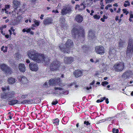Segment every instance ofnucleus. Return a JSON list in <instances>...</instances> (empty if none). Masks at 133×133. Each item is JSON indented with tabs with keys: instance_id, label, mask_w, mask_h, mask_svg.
Listing matches in <instances>:
<instances>
[{
	"instance_id": "obj_1",
	"label": "nucleus",
	"mask_w": 133,
	"mask_h": 133,
	"mask_svg": "<svg viewBox=\"0 0 133 133\" xmlns=\"http://www.w3.org/2000/svg\"><path fill=\"white\" fill-rule=\"evenodd\" d=\"M72 37L78 41L82 42L84 38V34L79 29L74 28L72 31Z\"/></svg>"
},
{
	"instance_id": "obj_2",
	"label": "nucleus",
	"mask_w": 133,
	"mask_h": 133,
	"mask_svg": "<svg viewBox=\"0 0 133 133\" xmlns=\"http://www.w3.org/2000/svg\"><path fill=\"white\" fill-rule=\"evenodd\" d=\"M73 45V42L70 39H68L65 43V46L63 47V45L59 46L60 49L63 51L64 52H66L68 53L71 51L70 48Z\"/></svg>"
},
{
	"instance_id": "obj_3",
	"label": "nucleus",
	"mask_w": 133,
	"mask_h": 133,
	"mask_svg": "<svg viewBox=\"0 0 133 133\" xmlns=\"http://www.w3.org/2000/svg\"><path fill=\"white\" fill-rule=\"evenodd\" d=\"M41 54L37 53L35 50H31L29 51L28 53V55L31 59L36 62H39V61L38 59V57Z\"/></svg>"
},
{
	"instance_id": "obj_4",
	"label": "nucleus",
	"mask_w": 133,
	"mask_h": 133,
	"mask_svg": "<svg viewBox=\"0 0 133 133\" xmlns=\"http://www.w3.org/2000/svg\"><path fill=\"white\" fill-rule=\"evenodd\" d=\"M61 80L60 78H57L56 79H51L49 81L50 85H58L62 87L64 85V84L61 83Z\"/></svg>"
},
{
	"instance_id": "obj_5",
	"label": "nucleus",
	"mask_w": 133,
	"mask_h": 133,
	"mask_svg": "<svg viewBox=\"0 0 133 133\" xmlns=\"http://www.w3.org/2000/svg\"><path fill=\"white\" fill-rule=\"evenodd\" d=\"M15 94L14 92L11 91L7 93H4L2 94L1 97L3 98L10 99L11 98L14 97H15Z\"/></svg>"
},
{
	"instance_id": "obj_6",
	"label": "nucleus",
	"mask_w": 133,
	"mask_h": 133,
	"mask_svg": "<svg viewBox=\"0 0 133 133\" xmlns=\"http://www.w3.org/2000/svg\"><path fill=\"white\" fill-rule=\"evenodd\" d=\"M38 59L39 60V62H37L38 63H43L44 62L45 64L48 63L49 59L48 57L47 56H44L43 55L41 54L38 57Z\"/></svg>"
},
{
	"instance_id": "obj_7",
	"label": "nucleus",
	"mask_w": 133,
	"mask_h": 133,
	"mask_svg": "<svg viewBox=\"0 0 133 133\" xmlns=\"http://www.w3.org/2000/svg\"><path fill=\"white\" fill-rule=\"evenodd\" d=\"M71 11V6L68 5H66L64 7L62 10L61 13L62 15H64L69 13Z\"/></svg>"
},
{
	"instance_id": "obj_8",
	"label": "nucleus",
	"mask_w": 133,
	"mask_h": 133,
	"mask_svg": "<svg viewBox=\"0 0 133 133\" xmlns=\"http://www.w3.org/2000/svg\"><path fill=\"white\" fill-rule=\"evenodd\" d=\"M95 50L97 54L100 55H102L104 53V48L101 45L96 47Z\"/></svg>"
},
{
	"instance_id": "obj_9",
	"label": "nucleus",
	"mask_w": 133,
	"mask_h": 133,
	"mask_svg": "<svg viewBox=\"0 0 133 133\" xmlns=\"http://www.w3.org/2000/svg\"><path fill=\"white\" fill-rule=\"evenodd\" d=\"M133 74V73L132 71L130 70L128 71L123 73L122 75V77L126 79L130 77Z\"/></svg>"
},
{
	"instance_id": "obj_10",
	"label": "nucleus",
	"mask_w": 133,
	"mask_h": 133,
	"mask_svg": "<svg viewBox=\"0 0 133 133\" xmlns=\"http://www.w3.org/2000/svg\"><path fill=\"white\" fill-rule=\"evenodd\" d=\"M132 52H133V43L132 46L128 45V46L126 52L127 55L130 57Z\"/></svg>"
},
{
	"instance_id": "obj_11",
	"label": "nucleus",
	"mask_w": 133,
	"mask_h": 133,
	"mask_svg": "<svg viewBox=\"0 0 133 133\" xmlns=\"http://www.w3.org/2000/svg\"><path fill=\"white\" fill-rule=\"evenodd\" d=\"M17 78L21 82L23 83H26L28 82V80L27 78L23 76H18Z\"/></svg>"
},
{
	"instance_id": "obj_12",
	"label": "nucleus",
	"mask_w": 133,
	"mask_h": 133,
	"mask_svg": "<svg viewBox=\"0 0 133 133\" xmlns=\"http://www.w3.org/2000/svg\"><path fill=\"white\" fill-rule=\"evenodd\" d=\"M53 23V19L51 17L47 18L43 21V23L45 25L50 24Z\"/></svg>"
},
{
	"instance_id": "obj_13",
	"label": "nucleus",
	"mask_w": 133,
	"mask_h": 133,
	"mask_svg": "<svg viewBox=\"0 0 133 133\" xmlns=\"http://www.w3.org/2000/svg\"><path fill=\"white\" fill-rule=\"evenodd\" d=\"M54 88L56 91L55 93V94H61L63 92V89L62 88L55 87Z\"/></svg>"
},
{
	"instance_id": "obj_14",
	"label": "nucleus",
	"mask_w": 133,
	"mask_h": 133,
	"mask_svg": "<svg viewBox=\"0 0 133 133\" xmlns=\"http://www.w3.org/2000/svg\"><path fill=\"white\" fill-rule=\"evenodd\" d=\"M73 61V58L71 57H65L64 59V63L66 64H70Z\"/></svg>"
},
{
	"instance_id": "obj_15",
	"label": "nucleus",
	"mask_w": 133,
	"mask_h": 133,
	"mask_svg": "<svg viewBox=\"0 0 133 133\" xmlns=\"http://www.w3.org/2000/svg\"><path fill=\"white\" fill-rule=\"evenodd\" d=\"M1 69L6 74H10L11 72V70L8 67H1Z\"/></svg>"
},
{
	"instance_id": "obj_16",
	"label": "nucleus",
	"mask_w": 133,
	"mask_h": 133,
	"mask_svg": "<svg viewBox=\"0 0 133 133\" xmlns=\"http://www.w3.org/2000/svg\"><path fill=\"white\" fill-rule=\"evenodd\" d=\"M13 7L15 9H16L17 8L19 7L20 4V2L17 0H14L13 2Z\"/></svg>"
},
{
	"instance_id": "obj_17",
	"label": "nucleus",
	"mask_w": 133,
	"mask_h": 133,
	"mask_svg": "<svg viewBox=\"0 0 133 133\" xmlns=\"http://www.w3.org/2000/svg\"><path fill=\"white\" fill-rule=\"evenodd\" d=\"M74 74L76 78L81 76L82 75V72L79 70H76L74 72Z\"/></svg>"
},
{
	"instance_id": "obj_18",
	"label": "nucleus",
	"mask_w": 133,
	"mask_h": 133,
	"mask_svg": "<svg viewBox=\"0 0 133 133\" xmlns=\"http://www.w3.org/2000/svg\"><path fill=\"white\" fill-rule=\"evenodd\" d=\"M116 52V51L115 49H110L109 51V58L114 57L115 55Z\"/></svg>"
},
{
	"instance_id": "obj_19",
	"label": "nucleus",
	"mask_w": 133,
	"mask_h": 133,
	"mask_svg": "<svg viewBox=\"0 0 133 133\" xmlns=\"http://www.w3.org/2000/svg\"><path fill=\"white\" fill-rule=\"evenodd\" d=\"M95 34L93 31H90L89 33L88 38L89 40H92L95 38Z\"/></svg>"
},
{
	"instance_id": "obj_20",
	"label": "nucleus",
	"mask_w": 133,
	"mask_h": 133,
	"mask_svg": "<svg viewBox=\"0 0 133 133\" xmlns=\"http://www.w3.org/2000/svg\"><path fill=\"white\" fill-rule=\"evenodd\" d=\"M75 19L78 22L81 23L82 21L83 18L81 15H77L76 16Z\"/></svg>"
},
{
	"instance_id": "obj_21",
	"label": "nucleus",
	"mask_w": 133,
	"mask_h": 133,
	"mask_svg": "<svg viewBox=\"0 0 133 133\" xmlns=\"http://www.w3.org/2000/svg\"><path fill=\"white\" fill-rule=\"evenodd\" d=\"M126 65L123 62H121L116 63L114 65V66H124Z\"/></svg>"
},
{
	"instance_id": "obj_22",
	"label": "nucleus",
	"mask_w": 133,
	"mask_h": 133,
	"mask_svg": "<svg viewBox=\"0 0 133 133\" xmlns=\"http://www.w3.org/2000/svg\"><path fill=\"white\" fill-rule=\"evenodd\" d=\"M51 65L56 66H59L60 65V63L58 61H55L53 62L51 64Z\"/></svg>"
},
{
	"instance_id": "obj_23",
	"label": "nucleus",
	"mask_w": 133,
	"mask_h": 133,
	"mask_svg": "<svg viewBox=\"0 0 133 133\" xmlns=\"http://www.w3.org/2000/svg\"><path fill=\"white\" fill-rule=\"evenodd\" d=\"M8 82L10 84H12L15 83V78L12 77H10L8 78Z\"/></svg>"
},
{
	"instance_id": "obj_24",
	"label": "nucleus",
	"mask_w": 133,
	"mask_h": 133,
	"mask_svg": "<svg viewBox=\"0 0 133 133\" xmlns=\"http://www.w3.org/2000/svg\"><path fill=\"white\" fill-rule=\"evenodd\" d=\"M16 103L20 104V103L18 100H12L9 102V104L11 105H13Z\"/></svg>"
},
{
	"instance_id": "obj_25",
	"label": "nucleus",
	"mask_w": 133,
	"mask_h": 133,
	"mask_svg": "<svg viewBox=\"0 0 133 133\" xmlns=\"http://www.w3.org/2000/svg\"><path fill=\"white\" fill-rule=\"evenodd\" d=\"M114 68L115 70L116 71L119 72L123 70V67H115Z\"/></svg>"
},
{
	"instance_id": "obj_26",
	"label": "nucleus",
	"mask_w": 133,
	"mask_h": 133,
	"mask_svg": "<svg viewBox=\"0 0 133 133\" xmlns=\"http://www.w3.org/2000/svg\"><path fill=\"white\" fill-rule=\"evenodd\" d=\"M85 6L83 4L81 3L80 5H79V10L82 11L85 9Z\"/></svg>"
},
{
	"instance_id": "obj_27",
	"label": "nucleus",
	"mask_w": 133,
	"mask_h": 133,
	"mask_svg": "<svg viewBox=\"0 0 133 133\" xmlns=\"http://www.w3.org/2000/svg\"><path fill=\"white\" fill-rule=\"evenodd\" d=\"M125 43L124 41L121 40L119 43V46L120 47H122L124 45Z\"/></svg>"
},
{
	"instance_id": "obj_28",
	"label": "nucleus",
	"mask_w": 133,
	"mask_h": 133,
	"mask_svg": "<svg viewBox=\"0 0 133 133\" xmlns=\"http://www.w3.org/2000/svg\"><path fill=\"white\" fill-rule=\"evenodd\" d=\"M20 104H26L27 103H30V101L28 100L25 99L22 101L21 102H20Z\"/></svg>"
},
{
	"instance_id": "obj_29",
	"label": "nucleus",
	"mask_w": 133,
	"mask_h": 133,
	"mask_svg": "<svg viewBox=\"0 0 133 133\" xmlns=\"http://www.w3.org/2000/svg\"><path fill=\"white\" fill-rule=\"evenodd\" d=\"M30 69L33 71H36L38 69V67H29Z\"/></svg>"
},
{
	"instance_id": "obj_30",
	"label": "nucleus",
	"mask_w": 133,
	"mask_h": 133,
	"mask_svg": "<svg viewBox=\"0 0 133 133\" xmlns=\"http://www.w3.org/2000/svg\"><path fill=\"white\" fill-rule=\"evenodd\" d=\"M59 120L58 119H56L55 120H54L53 121V123L54 124H55V125H57L59 124Z\"/></svg>"
},
{
	"instance_id": "obj_31",
	"label": "nucleus",
	"mask_w": 133,
	"mask_h": 133,
	"mask_svg": "<svg viewBox=\"0 0 133 133\" xmlns=\"http://www.w3.org/2000/svg\"><path fill=\"white\" fill-rule=\"evenodd\" d=\"M105 98H106L105 97H102L101 98V100H100L99 99H98L97 100L96 102L97 103H99V102H102L103 101V100H105Z\"/></svg>"
},
{
	"instance_id": "obj_32",
	"label": "nucleus",
	"mask_w": 133,
	"mask_h": 133,
	"mask_svg": "<svg viewBox=\"0 0 133 133\" xmlns=\"http://www.w3.org/2000/svg\"><path fill=\"white\" fill-rule=\"evenodd\" d=\"M34 22L35 24H33V26H38L39 25V23L36 20H35L34 21Z\"/></svg>"
},
{
	"instance_id": "obj_33",
	"label": "nucleus",
	"mask_w": 133,
	"mask_h": 133,
	"mask_svg": "<svg viewBox=\"0 0 133 133\" xmlns=\"http://www.w3.org/2000/svg\"><path fill=\"white\" fill-rule=\"evenodd\" d=\"M19 70L21 72H24L25 70V67H19Z\"/></svg>"
},
{
	"instance_id": "obj_34",
	"label": "nucleus",
	"mask_w": 133,
	"mask_h": 133,
	"mask_svg": "<svg viewBox=\"0 0 133 133\" xmlns=\"http://www.w3.org/2000/svg\"><path fill=\"white\" fill-rule=\"evenodd\" d=\"M31 29L29 28L27 30H26L25 29H24L22 30V32H25L27 33L30 32Z\"/></svg>"
},
{
	"instance_id": "obj_35",
	"label": "nucleus",
	"mask_w": 133,
	"mask_h": 133,
	"mask_svg": "<svg viewBox=\"0 0 133 133\" xmlns=\"http://www.w3.org/2000/svg\"><path fill=\"white\" fill-rule=\"evenodd\" d=\"M125 3H127L126 4L125 3L124 4V6L126 7L127 6H129L130 5V3L128 1H125Z\"/></svg>"
},
{
	"instance_id": "obj_36",
	"label": "nucleus",
	"mask_w": 133,
	"mask_h": 133,
	"mask_svg": "<svg viewBox=\"0 0 133 133\" xmlns=\"http://www.w3.org/2000/svg\"><path fill=\"white\" fill-rule=\"evenodd\" d=\"M82 49L84 51H85L87 49L86 45H83L82 47Z\"/></svg>"
},
{
	"instance_id": "obj_37",
	"label": "nucleus",
	"mask_w": 133,
	"mask_h": 133,
	"mask_svg": "<svg viewBox=\"0 0 133 133\" xmlns=\"http://www.w3.org/2000/svg\"><path fill=\"white\" fill-rule=\"evenodd\" d=\"M112 132L113 133H118L119 130L118 129L114 128L113 129Z\"/></svg>"
},
{
	"instance_id": "obj_38",
	"label": "nucleus",
	"mask_w": 133,
	"mask_h": 133,
	"mask_svg": "<svg viewBox=\"0 0 133 133\" xmlns=\"http://www.w3.org/2000/svg\"><path fill=\"white\" fill-rule=\"evenodd\" d=\"M108 84V82L107 81H104L102 82V84L104 86H105Z\"/></svg>"
},
{
	"instance_id": "obj_39",
	"label": "nucleus",
	"mask_w": 133,
	"mask_h": 133,
	"mask_svg": "<svg viewBox=\"0 0 133 133\" xmlns=\"http://www.w3.org/2000/svg\"><path fill=\"white\" fill-rule=\"evenodd\" d=\"M93 17L95 18L96 19H98L100 18V16L97 15H94L93 16Z\"/></svg>"
},
{
	"instance_id": "obj_40",
	"label": "nucleus",
	"mask_w": 133,
	"mask_h": 133,
	"mask_svg": "<svg viewBox=\"0 0 133 133\" xmlns=\"http://www.w3.org/2000/svg\"><path fill=\"white\" fill-rule=\"evenodd\" d=\"M9 89V88L8 87H5V88L4 87H2V89L3 91H4L6 90H8Z\"/></svg>"
},
{
	"instance_id": "obj_41",
	"label": "nucleus",
	"mask_w": 133,
	"mask_h": 133,
	"mask_svg": "<svg viewBox=\"0 0 133 133\" xmlns=\"http://www.w3.org/2000/svg\"><path fill=\"white\" fill-rule=\"evenodd\" d=\"M16 56L17 58V59H19V57H21V55L18 53H16Z\"/></svg>"
},
{
	"instance_id": "obj_42",
	"label": "nucleus",
	"mask_w": 133,
	"mask_h": 133,
	"mask_svg": "<svg viewBox=\"0 0 133 133\" xmlns=\"http://www.w3.org/2000/svg\"><path fill=\"white\" fill-rule=\"evenodd\" d=\"M92 88L91 86H90L89 87H85L83 89L84 90L87 89V90H89L90 89H91Z\"/></svg>"
},
{
	"instance_id": "obj_43",
	"label": "nucleus",
	"mask_w": 133,
	"mask_h": 133,
	"mask_svg": "<svg viewBox=\"0 0 133 133\" xmlns=\"http://www.w3.org/2000/svg\"><path fill=\"white\" fill-rule=\"evenodd\" d=\"M52 68H51V70L52 71H55L57 69V68L56 67H52Z\"/></svg>"
},
{
	"instance_id": "obj_44",
	"label": "nucleus",
	"mask_w": 133,
	"mask_h": 133,
	"mask_svg": "<svg viewBox=\"0 0 133 133\" xmlns=\"http://www.w3.org/2000/svg\"><path fill=\"white\" fill-rule=\"evenodd\" d=\"M58 103V101H53L52 103V104L53 105H56Z\"/></svg>"
},
{
	"instance_id": "obj_45",
	"label": "nucleus",
	"mask_w": 133,
	"mask_h": 133,
	"mask_svg": "<svg viewBox=\"0 0 133 133\" xmlns=\"http://www.w3.org/2000/svg\"><path fill=\"white\" fill-rule=\"evenodd\" d=\"M112 6V5L110 4H109L107 6L105 7V9L106 10L108 9V8Z\"/></svg>"
},
{
	"instance_id": "obj_46",
	"label": "nucleus",
	"mask_w": 133,
	"mask_h": 133,
	"mask_svg": "<svg viewBox=\"0 0 133 133\" xmlns=\"http://www.w3.org/2000/svg\"><path fill=\"white\" fill-rule=\"evenodd\" d=\"M84 123L87 125H90V123H89V122L88 121H85L84 122Z\"/></svg>"
},
{
	"instance_id": "obj_47",
	"label": "nucleus",
	"mask_w": 133,
	"mask_h": 133,
	"mask_svg": "<svg viewBox=\"0 0 133 133\" xmlns=\"http://www.w3.org/2000/svg\"><path fill=\"white\" fill-rule=\"evenodd\" d=\"M7 47L5 46L4 48V49L3 50V51L4 52H7Z\"/></svg>"
},
{
	"instance_id": "obj_48",
	"label": "nucleus",
	"mask_w": 133,
	"mask_h": 133,
	"mask_svg": "<svg viewBox=\"0 0 133 133\" xmlns=\"http://www.w3.org/2000/svg\"><path fill=\"white\" fill-rule=\"evenodd\" d=\"M43 86L44 87H47L48 86V83L46 82H45Z\"/></svg>"
},
{
	"instance_id": "obj_49",
	"label": "nucleus",
	"mask_w": 133,
	"mask_h": 133,
	"mask_svg": "<svg viewBox=\"0 0 133 133\" xmlns=\"http://www.w3.org/2000/svg\"><path fill=\"white\" fill-rule=\"evenodd\" d=\"M113 0H105L106 3H109L113 1Z\"/></svg>"
},
{
	"instance_id": "obj_50",
	"label": "nucleus",
	"mask_w": 133,
	"mask_h": 133,
	"mask_svg": "<svg viewBox=\"0 0 133 133\" xmlns=\"http://www.w3.org/2000/svg\"><path fill=\"white\" fill-rule=\"evenodd\" d=\"M27 95H23L22 96V97L23 98H25L27 97Z\"/></svg>"
},
{
	"instance_id": "obj_51",
	"label": "nucleus",
	"mask_w": 133,
	"mask_h": 133,
	"mask_svg": "<svg viewBox=\"0 0 133 133\" xmlns=\"http://www.w3.org/2000/svg\"><path fill=\"white\" fill-rule=\"evenodd\" d=\"M19 66H25V65L24 64L20 63L19 64Z\"/></svg>"
},
{
	"instance_id": "obj_52",
	"label": "nucleus",
	"mask_w": 133,
	"mask_h": 133,
	"mask_svg": "<svg viewBox=\"0 0 133 133\" xmlns=\"http://www.w3.org/2000/svg\"><path fill=\"white\" fill-rule=\"evenodd\" d=\"M78 8L79 9V5L78 4H77L76 5V6L75 7V9H77Z\"/></svg>"
},
{
	"instance_id": "obj_53",
	"label": "nucleus",
	"mask_w": 133,
	"mask_h": 133,
	"mask_svg": "<svg viewBox=\"0 0 133 133\" xmlns=\"http://www.w3.org/2000/svg\"><path fill=\"white\" fill-rule=\"evenodd\" d=\"M106 102L107 104H108L109 103V99L108 98H105Z\"/></svg>"
},
{
	"instance_id": "obj_54",
	"label": "nucleus",
	"mask_w": 133,
	"mask_h": 133,
	"mask_svg": "<svg viewBox=\"0 0 133 133\" xmlns=\"http://www.w3.org/2000/svg\"><path fill=\"white\" fill-rule=\"evenodd\" d=\"M52 12H54L55 13H59V12L58 11V10H56L55 11L54 10H53L52 11Z\"/></svg>"
},
{
	"instance_id": "obj_55",
	"label": "nucleus",
	"mask_w": 133,
	"mask_h": 133,
	"mask_svg": "<svg viewBox=\"0 0 133 133\" xmlns=\"http://www.w3.org/2000/svg\"><path fill=\"white\" fill-rule=\"evenodd\" d=\"M113 117H110L109 118H108L107 119V120L110 121L111 119H113Z\"/></svg>"
},
{
	"instance_id": "obj_56",
	"label": "nucleus",
	"mask_w": 133,
	"mask_h": 133,
	"mask_svg": "<svg viewBox=\"0 0 133 133\" xmlns=\"http://www.w3.org/2000/svg\"><path fill=\"white\" fill-rule=\"evenodd\" d=\"M94 83H95L94 81H93L91 83H90V84L91 85H93L94 84Z\"/></svg>"
},
{
	"instance_id": "obj_57",
	"label": "nucleus",
	"mask_w": 133,
	"mask_h": 133,
	"mask_svg": "<svg viewBox=\"0 0 133 133\" xmlns=\"http://www.w3.org/2000/svg\"><path fill=\"white\" fill-rule=\"evenodd\" d=\"M44 15L43 14H42L41 15V16L40 17V19H43V17L44 16Z\"/></svg>"
},
{
	"instance_id": "obj_58",
	"label": "nucleus",
	"mask_w": 133,
	"mask_h": 133,
	"mask_svg": "<svg viewBox=\"0 0 133 133\" xmlns=\"http://www.w3.org/2000/svg\"><path fill=\"white\" fill-rule=\"evenodd\" d=\"M118 18L119 17L118 16H117L115 17V20L116 21H117L118 20Z\"/></svg>"
},
{
	"instance_id": "obj_59",
	"label": "nucleus",
	"mask_w": 133,
	"mask_h": 133,
	"mask_svg": "<svg viewBox=\"0 0 133 133\" xmlns=\"http://www.w3.org/2000/svg\"><path fill=\"white\" fill-rule=\"evenodd\" d=\"M123 12L124 13H125L127 12V10L125 9H123Z\"/></svg>"
},
{
	"instance_id": "obj_60",
	"label": "nucleus",
	"mask_w": 133,
	"mask_h": 133,
	"mask_svg": "<svg viewBox=\"0 0 133 133\" xmlns=\"http://www.w3.org/2000/svg\"><path fill=\"white\" fill-rule=\"evenodd\" d=\"M26 63H28L30 62V61L29 59H26Z\"/></svg>"
},
{
	"instance_id": "obj_61",
	"label": "nucleus",
	"mask_w": 133,
	"mask_h": 133,
	"mask_svg": "<svg viewBox=\"0 0 133 133\" xmlns=\"http://www.w3.org/2000/svg\"><path fill=\"white\" fill-rule=\"evenodd\" d=\"M101 20L103 22H104L105 21L104 19L103 18H101Z\"/></svg>"
},
{
	"instance_id": "obj_62",
	"label": "nucleus",
	"mask_w": 133,
	"mask_h": 133,
	"mask_svg": "<svg viewBox=\"0 0 133 133\" xmlns=\"http://www.w3.org/2000/svg\"><path fill=\"white\" fill-rule=\"evenodd\" d=\"M103 18L104 19H107V17L105 16V15H104L103 16Z\"/></svg>"
},
{
	"instance_id": "obj_63",
	"label": "nucleus",
	"mask_w": 133,
	"mask_h": 133,
	"mask_svg": "<svg viewBox=\"0 0 133 133\" xmlns=\"http://www.w3.org/2000/svg\"><path fill=\"white\" fill-rule=\"evenodd\" d=\"M11 30H12L13 32H14L15 31V29H13V28L12 27H11Z\"/></svg>"
},
{
	"instance_id": "obj_64",
	"label": "nucleus",
	"mask_w": 133,
	"mask_h": 133,
	"mask_svg": "<svg viewBox=\"0 0 133 133\" xmlns=\"http://www.w3.org/2000/svg\"><path fill=\"white\" fill-rule=\"evenodd\" d=\"M130 18H133V15L132 14H131L130 16Z\"/></svg>"
}]
</instances>
